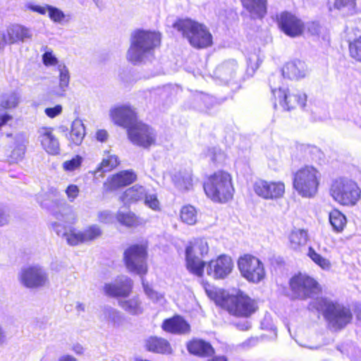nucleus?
<instances>
[{
	"label": "nucleus",
	"mask_w": 361,
	"mask_h": 361,
	"mask_svg": "<svg viewBox=\"0 0 361 361\" xmlns=\"http://www.w3.org/2000/svg\"><path fill=\"white\" fill-rule=\"evenodd\" d=\"M127 59L133 64L145 62L154 54L161 44V34L157 32L137 30L132 32Z\"/></svg>",
	"instance_id": "f257e3e1"
},
{
	"label": "nucleus",
	"mask_w": 361,
	"mask_h": 361,
	"mask_svg": "<svg viewBox=\"0 0 361 361\" xmlns=\"http://www.w3.org/2000/svg\"><path fill=\"white\" fill-rule=\"evenodd\" d=\"M309 307L320 312L327 322L328 326L334 331L345 328L353 318L348 307L326 298H316L310 303Z\"/></svg>",
	"instance_id": "f03ea898"
},
{
	"label": "nucleus",
	"mask_w": 361,
	"mask_h": 361,
	"mask_svg": "<svg viewBox=\"0 0 361 361\" xmlns=\"http://www.w3.org/2000/svg\"><path fill=\"white\" fill-rule=\"evenodd\" d=\"M173 26L180 32L195 48L203 49L212 44V36L206 26L202 24L190 19H183L177 20Z\"/></svg>",
	"instance_id": "7ed1b4c3"
},
{
	"label": "nucleus",
	"mask_w": 361,
	"mask_h": 361,
	"mask_svg": "<svg viewBox=\"0 0 361 361\" xmlns=\"http://www.w3.org/2000/svg\"><path fill=\"white\" fill-rule=\"evenodd\" d=\"M207 195L214 202H226L233 197L234 188L229 173L218 171L204 184Z\"/></svg>",
	"instance_id": "20e7f679"
},
{
	"label": "nucleus",
	"mask_w": 361,
	"mask_h": 361,
	"mask_svg": "<svg viewBox=\"0 0 361 361\" xmlns=\"http://www.w3.org/2000/svg\"><path fill=\"white\" fill-rule=\"evenodd\" d=\"M319 172L313 166H306L294 175L293 187L302 197H311L317 192Z\"/></svg>",
	"instance_id": "39448f33"
},
{
	"label": "nucleus",
	"mask_w": 361,
	"mask_h": 361,
	"mask_svg": "<svg viewBox=\"0 0 361 361\" xmlns=\"http://www.w3.org/2000/svg\"><path fill=\"white\" fill-rule=\"evenodd\" d=\"M335 201L343 205H355L360 197V190L357 183L348 178L335 180L330 189Z\"/></svg>",
	"instance_id": "423d86ee"
},
{
	"label": "nucleus",
	"mask_w": 361,
	"mask_h": 361,
	"mask_svg": "<svg viewBox=\"0 0 361 361\" xmlns=\"http://www.w3.org/2000/svg\"><path fill=\"white\" fill-rule=\"evenodd\" d=\"M18 279L20 283L30 289H38L49 283L48 272L39 265H31L21 268Z\"/></svg>",
	"instance_id": "0eeeda50"
},
{
	"label": "nucleus",
	"mask_w": 361,
	"mask_h": 361,
	"mask_svg": "<svg viewBox=\"0 0 361 361\" xmlns=\"http://www.w3.org/2000/svg\"><path fill=\"white\" fill-rule=\"evenodd\" d=\"M209 247L204 239L195 240L186 248V265L188 269L192 274L201 276L203 273L204 263L200 259L207 254Z\"/></svg>",
	"instance_id": "6e6552de"
},
{
	"label": "nucleus",
	"mask_w": 361,
	"mask_h": 361,
	"mask_svg": "<svg viewBox=\"0 0 361 361\" xmlns=\"http://www.w3.org/2000/svg\"><path fill=\"white\" fill-rule=\"evenodd\" d=\"M223 305L232 314L247 317L256 312L257 303L242 292L224 298Z\"/></svg>",
	"instance_id": "1a4fd4ad"
},
{
	"label": "nucleus",
	"mask_w": 361,
	"mask_h": 361,
	"mask_svg": "<svg viewBox=\"0 0 361 361\" xmlns=\"http://www.w3.org/2000/svg\"><path fill=\"white\" fill-rule=\"evenodd\" d=\"M290 286L294 296L301 300L313 298L320 291L318 283L313 278L302 274L293 277Z\"/></svg>",
	"instance_id": "9d476101"
},
{
	"label": "nucleus",
	"mask_w": 361,
	"mask_h": 361,
	"mask_svg": "<svg viewBox=\"0 0 361 361\" xmlns=\"http://www.w3.org/2000/svg\"><path fill=\"white\" fill-rule=\"evenodd\" d=\"M146 259V247L143 245H132L124 252L126 267L130 271L139 275L145 274L147 271Z\"/></svg>",
	"instance_id": "9b49d317"
},
{
	"label": "nucleus",
	"mask_w": 361,
	"mask_h": 361,
	"mask_svg": "<svg viewBox=\"0 0 361 361\" xmlns=\"http://www.w3.org/2000/svg\"><path fill=\"white\" fill-rule=\"evenodd\" d=\"M238 264L241 274L250 281L258 283L265 276L262 263L254 256L245 255L241 257Z\"/></svg>",
	"instance_id": "f8f14e48"
},
{
	"label": "nucleus",
	"mask_w": 361,
	"mask_h": 361,
	"mask_svg": "<svg viewBox=\"0 0 361 361\" xmlns=\"http://www.w3.org/2000/svg\"><path fill=\"white\" fill-rule=\"evenodd\" d=\"M128 135L134 145L144 148H149L156 143L157 134L154 130L141 121H137L129 129Z\"/></svg>",
	"instance_id": "ddd939ff"
},
{
	"label": "nucleus",
	"mask_w": 361,
	"mask_h": 361,
	"mask_svg": "<svg viewBox=\"0 0 361 361\" xmlns=\"http://www.w3.org/2000/svg\"><path fill=\"white\" fill-rule=\"evenodd\" d=\"M272 94L276 100H278L281 106L287 111L295 109L297 106L303 108L307 101V95L299 91L287 93L286 90L271 89Z\"/></svg>",
	"instance_id": "4468645a"
},
{
	"label": "nucleus",
	"mask_w": 361,
	"mask_h": 361,
	"mask_svg": "<svg viewBox=\"0 0 361 361\" xmlns=\"http://www.w3.org/2000/svg\"><path fill=\"white\" fill-rule=\"evenodd\" d=\"M278 25L281 31L290 37L300 36L305 29L303 22L294 14L284 11L278 17Z\"/></svg>",
	"instance_id": "2eb2a0df"
},
{
	"label": "nucleus",
	"mask_w": 361,
	"mask_h": 361,
	"mask_svg": "<svg viewBox=\"0 0 361 361\" xmlns=\"http://www.w3.org/2000/svg\"><path fill=\"white\" fill-rule=\"evenodd\" d=\"M253 188L258 196L267 200L280 198L285 192V185L281 181L258 180L254 183Z\"/></svg>",
	"instance_id": "dca6fc26"
},
{
	"label": "nucleus",
	"mask_w": 361,
	"mask_h": 361,
	"mask_svg": "<svg viewBox=\"0 0 361 361\" xmlns=\"http://www.w3.org/2000/svg\"><path fill=\"white\" fill-rule=\"evenodd\" d=\"M233 263L227 255H221L214 260H211L207 267V274L214 279H223L232 271Z\"/></svg>",
	"instance_id": "f3484780"
},
{
	"label": "nucleus",
	"mask_w": 361,
	"mask_h": 361,
	"mask_svg": "<svg viewBox=\"0 0 361 361\" xmlns=\"http://www.w3.org/2000/svg\"><path fill=\"white\" fill-rule=\"evenodd\" d=\"M133 281L126 276H121L113 283H106L104 290L108 296L113 298H127L131 293Z\"/></svg>",
	"instance_id": "a211bd4d"
},
{
	"label": "nucleus",
	"mask_w": 361,
	"mask_h": 361,
	"mask_svg": "<svg viewBox=\"0 0 361 361\" xmlns=\"http://www.w3.org/2000/svg\"><path fill=\"white\" fill-rule=\"evenodd\" d=\"M114 122L127 129H130L138 121L135 111L128 106H119L111 111Z\"/></svg>",
	"instance_id": "6ab92c4d"
},
{
	"label": "nucleus",
	"mask_w": 361,
	"mask_h": 361,
	"mask_svg": "<svg viewBox=\"0 0 361 361\" xmlns=\"http://www.w3.org/2000/svg\"><path fill=\"white\" fill-rule=\"evenodd\" d=\"M38 139L42 147L50 154H58L60 152V145L58 139L53 133L51 128L42 127L38 130Z\"/></svg>",
	"instance_id": "aec40b11"
},
{
	"label": "nucleus",
	"mask_w": 361,
	"mask_h": 361,
	"mask_svg": "<svg viewBox=\"0 0 361 361\" xmlns=\"http://www.w3.org/2000/svg\"><path fill=\"white\" fill-rule=\"evenodd\" d=\"M188 351L195 356L206 357L214 354L212 345L202 339L193 338L186 344Z\"/></svg>",
	"instance_id": "412c9836"
},
{
	"label": "nucleus",
	"mask_w": 361,
	"mask_h": 361,
	"mask_svg": "<svg viewBox=\"0 0 361 361\" xmlns=\"http://www.w3.org/2000/svg\"><path fill=\"white\" fill-rule=\"evenodd\" d=\"M161 326L164 331L175 334H187L190 331L189 324L180 316L164 320Z\"/></svg>",
	"instance_id": "4be33fe9"
},
{
	"label": "nucleus",
	"mask_w": 361,
	"mask_h": 361,
	"mask_svg": "<svg viewBox=\"0 0 361 361\" xmlns=\"http://www.w3.org/2000/svg\"><path fill=\"white\" fill-rule=\"evenodd\" d=\"M8 43L14 44L25 42L32 37V31L23 25L15 24L7 29Z\"/></svg>",
	"instance_id": "5701e85b"
},
{
	"label": "nucleus",
	"mask_w": 361,
	"mask_h": 361,
	"mask_svg": "<svg viewBox=\"0 0 361 361\" xmlns=\"http://www.w3.org/2000/svg\"><path fill=\"white\" fill-rule=\"evenodd\" d=\"M146 348L148 351L171 355L173 353V349L169 342L163 338L157 336H151L146 341Z\"/></svg>",
	"instance_id": "b1692460"
},
{
	"label": "nucleus",
	"mask_w": 361,
	"mask_h": 361,
	"mask_svg": "<svg viewBox=\"0 0 361 361\" xmlns=\"http://www.w3.org/2000/svg\"><path fill=\"white\" fill-rule=\"evenodd\" d=\"M136 178L137 176L133 171H122L111 177L109 188L113 190L128 185L135 182Z\"/></svg>",
	"instance_id": "393cba45"
},
{
	"label": "nucleus",
	"mask_w": 361,
	"mask_h": 361,
	"mask_svg": "<svg viewBox=\"0 0 361 361\" xmlns=\"http://www.w3.org/2000/svg\"><path fill=\"white\" fill-rule=\"evenodd\" d=\"M307 66L305 62L295 60L288 62L283 69V74H286L290 79H298L305 76Z\"/></svg>",
	"instance_id": "a878e982"
},
{
	"label": "nucleus",
	"mask_w": 361,
	"mask_h": 361,
	"mask_svg": "<svg viewBox=\"0 0 361 361\" xmlns=\"http://www.w3.org/2000/svg\"><path fill=\"white\" fill-rule=\"evenodd\" d=\"M101 317L106 322L116 327L123 325L125 322L123 314L117 309L110 306L103 307Z\"/></svg>",
	"instance_id": "bb28decb"
},
{
	"label": "nucleus",
	"mask_w": 361,
	"mask_h": 361,
	"mask_svg": "<svg viewBox=\"0 0 361 361\" xmlns=\"http://www.w3.org/2000/svg\"><path fill=\"white\" fill-rule=\"evenodd\" d=\"M242 3L252 18H262L267 13L266 0H242Z\"/></svg>",
	"instance_id": "cd10ccee"
},
{
	"label": "nucleus",
	"mask_w": 361,
	"mask_h": 361,
	"mask_svg": "<svg viewBox=\"0 0 361 361\" xmlns=\"http://www.w3.org/2000/svg\"><path fill=\"white\" fill-rule=\"evenodd\" d=\"M237 67L236 61L229 60L219 65L215 73L221 80L227 82L235 76Z\"/></svg>",
	"instance_id": "c85d7f7f"
},
{
	"label": "nucleus",
	"mask_w": 361,
	"mask_h": 361,
	"mask_svg": "<svg viewBox=\"0 0 361 361\" xmlns=\"http://www.w3.org/2000/svg\"><path fill=\"white\" fill-rule=\"evenodd\" d=\"M21 102V94L18 90H10L0 96V106L4 109L16 108Z\"/></svg>",
	"instance_id": "c756f323"
},
{
	"label": "nucleus",
	"mask_w": 361,
	"mask_h": 361,
	"mask_svg": "<svg viewBox=\"0 0 361 361\" xmlns=\"http://www.w3.org/2000/svg\"><path fill=\"white\" fill-rule=\"evenodd\" d=\"M27 139L25 134L18 133L14 137V148L11 157L16 161L21 160L25 153Z\"/></svg>",
	"instance_id": "7c9ffc66"
},
{
	"label": "nucleus",
	"mask_w": 361,
	"mask_h": 361,
	"mask_svg": "<svg viewBox=\"0 0 361 361\" xmlns=\"http://www.w3.org/2000/svg\"><path fill=\"white\" fill-rule=\"evenodd\" d=\"M145 196H146L145 188L135 185L124 192L121 196V200L125 203H130L143 200Z\"/></svg>",
	"instance_id": "2f4dec72"
},
{
	"label": "nucleus",
	"mask_w": 361,
	"mask_h": 361,
	"mask_svg": "<svg viewBox=\"0 0 361 361\" xmlns=\"http://www.w3.org/2000/svg\"><path fill=\"white\" fill-rule=\"evenodd\" d=\"M118 304L122 309L130 314L138 315L143 312L142 302L138 297L119 300Z\"/></svg>",
	"instance_id": "473e14b6"
},
{
	"label": "nucleus",
	"mask_w": 361,
	"mask_h": 361,
	"mask_svg": "<svg viewBox=\"0 0 361 361\" xmlns=\"http://www.w3.org/2000/svg\"><path fill=\"white\" fill-rule=\"evenodd\" d=\"M172 180L179 190H189L192 185V176L186 171H178L173 174Z\"/></svg>",
	"instance_id": "72a5a7b5"
},
{
	"label": "nucleus",
	"mask_w": 361,
	"mask_h": 361,
	"mask_svg": "<svg viewBox=\"0 0 361 361\" xmlns=\"http://www.w3.org/2000/svg\"><path fill=\"white\" fill-rule=\"evenodd\" d=\"M85 135L84 124L81 120L76 119L73 121L70 132V140L76 145H80Z\"/></svg>",
	"instance_id": "f704fd0d"
},
{
	"label": "nucleus",
	"mask_w": 361,
	"mask_h": 361,
	"mask_svg": "<svg viewBox=\"0 0 361 361\" xmlns=\"http://www.w3.org/2000/svg\"><path fill=\"white\" fill-rule=\"evenodd\" d=\"M59 89L55 91V94L59 97H63L67 90L70 82V75L67 67L65 65H59Z\"/></svg>",
	"instance_id": "c9c22d12"
},
{
	"label": "nucleus",
	"mask_w": 361,
	"mask_h": 361,
	"mask_svg": "<svg viewBox=\"0 0 361 361\" xmlns=\"http://www.w3.org/2000/svg\"><path fill=\"white\" fill-rule=\"evenodd\" d=\"M307 240V233L303 229H294L289 235L290 247L297 250L300 246L305 245Z\"/></svg>",
	"instance_id": "e433bc0d"
},
{
	"label": "nucleus",
	"mask_w": 361,
	"mask_h": 361,
	"mask_svg": "<svg viewBox=\"0 0 361 361\" xmlns=\"http://www.w3.org/2000/svg\"><path fill=\"white\" fill-rule=\"evenodd\" d=\"M193 108L199 111H204L205 109H208L211 107L212 103V98L203 93H196L192 97Z\"/></svg>",
	"instance_id": "4c0bfd02"
},
{
	"label": "nucleus",
	"mask_w": 361,
	"mask_h": 361,
	"mask_svg": "<svg viewBox=\"0 0 361 361\" xmlns=\"http://www.w3.org/2000/svg\"><path fill=\"white\" fill-rule=\"evenodd\" d=\"M329 221L335 231H341L346 224V219L340 211L334 209L329 213Z\"/></svg>",
	"instance_id": "58836bf2"
},
{
	"label": "nucleus",
	"mask_w": 361,
	"mask_h": 361,
	"mask_svg": "<svg viewBox=\"0 0 361 361\" xmlns=\"http://www.w3.org/2000/svg\"><path fill=\"white\" fill-rule=\"evenodd\" d=\"M182 221L189 225H193L197 221V211L191 205L185 206L180 211Z\"/></svg>",
	"instance_id": "ea45409f"
},
{
	"label": "nucleus",
	"mask_w": 361,
	"mask_h": 361,
	"mask_svg": "<svg viewBox=\"0 0 361 361\" xmlns=\"http://www.w3.org/2000/svg\"><path fill=\"white\" fill-rule=\"evenodd\" d=\"M118 164L119 161L117 156L108 154L103 158L98 170L102 172L110 171L116 167Z\"/></svg>",
	"instance_id": "a19ab883"
},
{
	"label": "nucleus",
	"mask_w": 361,
	"mask_h": 361,
	"mask_svg": "<svg viewBox=\"0 0 361 361\" xmlns=\"http://www.w3.org/2000/svg\"><path fill=\"white\" fill-rule=\"evenodd\" d=\"M47 12L49 13V17L54 23L68 22L71 18L69 15H66L61 10L52 6H47Z\"/></svg>",
	"instance_id": "79ce46f5"
},
{
	"label": "nucleus",
	"mask_w": 361,
	"mask_h": 361,
	"mask_svg": "<svg viewBox=\"0 0 361 361\" xmlns=\"http://www.w3.org/2000/svg\"><path fill=\"white\" fill-rule=\"evenodd\" d=\"M83 243L92 241L98 238L102 235L100 228L97 225H92L81 231Z\"/></svg>",
	"instance_id": "37998d69"
},
{
	"label": "nucleus",
	"mask_w": 361,
	"mask_h": 361,
	"mask_svg": "<svg viewBox=\"0 0 361 361\" xmlns=\"http://www.w3.org/2000/svg\"><path fill=\"white\" fill-rule=\"evenodd\" d=\"M307 255L314 263H316L322 269H329L330 267L331 264L329 261L317 253L315 250L311 247H309Z\"/></svg>",
	"instance_id": "c03bdc74"
},
{
	"label": "nucleus",
	"mask_w": 361,
	"mask_h": 361,
	"mask_svg": "<svg viewBox=\"0 0 361 361\" xmlns=\"http://www.w3.org/2000/svg\"><path fill=\"white\" fill-rule=\"evenodd\" d=\"M67 243L71 246L77 245L80 243H84L81 231H76L75 229H69L67 235L65 237Z\"/></svg>",
	"instance_id": "a18cd8bd"
},
{
	"label": "nucleus",
	"mask_w": 361,
	"mask_h": 361,
	"mask_svg": "<svg viewBox=\"0 0 361 361\" xmlns=\"http://www.w3.org/2000/svg\"><path fill=\"white\" fill-rule=\"evenodd\" d=\"M334 6L339 10L346 9L347 15H352L355 12V0H336Z\"/></svg>",
	"instance_id": "49530a36"
},
{
	"label": "nucleus",
	"mask_w": 361,
	"mask_h": 361,
	"mask_svg": "<svg viewBox=\"0 0 361 361\" xmlns=\"http://www.w3.org/2000/svg\"><path fill=\"white\" fill-rule=\"evenodd\" d=\"M349 51L353 58L361 61V36L349 44Z\"/></svg>",
	"instance_id": "de8ad7c7"
},
{
	"label": "nucleus",
	"mask_w": 361,
	"mask_h": 361,
	"mask_svg": "<svg viewBox=\"0 0 361 361\" xmlns=\"http://www.w3.org/2000/svg\"><path fill=\"white\" fill-rule=\"evenodd\" d=\"M117 219L121 224L127 226H131L136 222L135 214L131 212L124 213L118 212L117 214Z\"/></svg>",
	"instance_id": "09e8293b"
},
{
	"label": "nucleus",
	"mask_w": 361,
	"mask_h": 361,
	"mask_svg": "<svg viewBox=\"0 0 361 361\" xmlns=\"http://www.w3.org/2000/svg\"><path fill=\"white\" fill-rule=\"evenodd\" d=\"M63 212H58L56 214V218L61 221L66 223H71L74 219V215L71 207L66 206L63 209Z\"/></svg>",
	"instance_id": "8fccbe9b"
},
{
	"label": "nucleus",
	"mask_w": 361,
	"mask_h": 361,
	"mask_svg": "<svg viewBox=\"0 0 361 361\" xmlns=\"http://www.w3.org/2000/svg\"><path fill=\"white\" fill-rule=\"evenodd\" d=\"M82 163V157L77 155L71 160L66 161L63 164L65 171H73L80 167Z\"/></svg>",
	"instance_id": "3c124183"
},
{
	"label": "nucleus",
	"mask_w": 361,
	"mask_h": 361,
	"mask_svg": "<svg viewBox=\"0 0 361 361\" xmlns=\"http://www.w3.org/2000/svg\"><path fill=\"white\" fill-rule=\"evenodd\" d=\"M45 52L42 55V61L45 66H54L57 64L58 59L53 54L51 50L48 49L47 47L43 48Z\"/></svg>",
	"instance_id": "603ef678"
},
{
	"label": "nucleus",
	"mask_w": 361,
	"mask_h": 361,
	"mask_svg": "<svg viewBox=\"0 0 361 361\" xmlns=\"http://www.w3.org/2000/svg\"><path fill=\"white\" fill-rule=\"evenodd\" d=\"M145 204L146 206L152 209L153 210L159 209V202L155 194H147L144 197Z\"/></svg>",
	"instance_id": "864d4df0"
},
{
	"label": "nucleus",
	"mask_w": 361,
	"mask_h": 361,
	"mask_svg": "<svg viewBox=\"0 0 361 361\" xmlns=\"http://www.w3.org/2000/svg\"><path fill=\"white\" fill-rule=\"evenodd\" d=\"M142 283L145 290V293L152 300L159 301L163 298L162 295L159 294L158 293L153 290L146 283L145 279L143 277L141 278Z\"/></svg>",
	"instance_id": "5fc2aeb1"
},
{
	"label": "nucleus",
	"mask_w": 361,
	"mask_h": 361,
	"mask_svg": "<svg viewBox=\"0 0 361 361\" xmlns=\"http://www.w3.org/2000/svg\"><path fill=\"white\" fill-rule=\"evenodd\" d=\"M66 194L68 200L73 202L78 196L80 190L76 185H69L66 189Z\"/></svg>",
	"instance_id": "6e6d98bb"
},
{
	"label": "nucleus",
	"mask_w": 361,
	"mask_h": 361,
	"mask_svg": "<svg viewBox=\"0 0 361 361\" xmlns=\"http://www.w3.org/2000/svg\"><path fill=\"white\" fill-rule=\"evenodd\" d=\"M52 226L55 232L59 236H61L62 238H65L66 235H67L68 231L70 228H71V226H63L59 222H54L52 224Z\"/></svg>",
	"instance_id": "4d7b16f0"
},
{
	"label": "nucleus",
	"mask_w": 361,
	"mask_h": 361,
	"mask_svg": "<svg viewBox=\"0 0 361 361\" xmlns=\"http://www.w3.org/2000/svg\"><path fill=\"white\" fill-rule=\"evenodd\" d=\"M307 32L312 35H319L321 26L317 21L309 22L306 24Z\"/></svg>",
	"instance_id": "13d9d810"
},
{
	"label": "nucleus",
	"mask_w": 361,
	"mask_h": 361,
	"mask_svg": "<svg viewBox=\"0 0 361 361\" xmlns=\"http://www.w3.org/2000/svg\"><path fill=\"white\" fill-rule=\"evenodd\" d=\"M9 219L10 215L8 210L5 207L0 206V226L7 224Z\"/></svg>",
	"instance_id": "bf43d9fd"
},
{
	"label": "nucleus",
	"mask_w": 361,
	"mask_h": 361,
	"mask_svg": "<svg viewBox=\"0 0 361 361\" xmlns=\"http://www.w3.org/2000/svg\"><path fill=\"white\" fill-rule=\"evenodd\" d=\"M62 111V106L61 105H56L52 108H47L45 109L46 114L50 118H54L59 115Z\"/></svg>",
	"instance_id": "052dcab7"
},
{
	"label": "nucleus",
	"mask_w": 361,
	"mask_h": 361,
	"mask_svg": "<svg viewBox=\"0 0 361 361\" xmlns=\"http://www.w3.org/2000/svg\"><path fill=\"white\" fill-rule=\"evenodd\" d=\"M47 6L48 5H45L44 6H39V5H34L32 4H27L26 5V7L34 11V12H37V13H39L40 14H45L46 12L47 11Z\"/></svg>",
	"instance_id": "680f3d73"
},
{
	"label": "nucleus",
	"mask_w": 361,
	"mask_h": 361,
	"mask_svg": "<svg viewBox=\"0 0 361 361\" xmlns=\"http://www.w3.org/2000/svg\"><path fill=\"white\" fill-rule=\"evenodd\" d=\"M96 137L97 140L105 142L108 138V133L105 130H99L97 132Z\"/></svg>",
	"instance_id": "e2e57ef3"
},
{
	"label": "nucleus",
	"mask_w": 361,
	"mask_h": 361,
	"mask_svg": "<svg viewBox=\"0 0 361 361\" xmlns=\"http://www.w3.org/2000/svg\"><path fill=\"white\" fill-rule=\"evenodd\" d=\"M257 338H250L247 339V341H245V342H243L241 344V345L243 348H248V347L255 345L257 344Z\"/></svg>",
	"instance_id": "0e129e2a"
},
{
	"label": "nucleus",
	"mask_w": 361,
	"mask_h": 361,
	"mask_svg": "<svg viewBox=\"0 0 361 361\" xmlns=\"http://www.w3.org/2000/svg\"><path fill=\"white\" fill-rule=\"evenodd\" d=\"M12 119V116L8 114H0V127L5 125L8 121Z\"/></svg>",
	"instance_id": "69168bd1"
},
{
	"label": "nucleus",
	"mask_w": 361,
	"mask_h": 361,
	"mask_svg": "<svg viewBox=\"0 0 361 361\" xmlns=\"http://www.w3.org/2000/svg\"><path fill=\"white\" fill-rule=\"evenodd\" d=\"M7 42L8 39L6 38L5 34L0 31V51L3 49Z\"/></svg>",
	"instance_id": "338daca9"
},
{
	"label": "nucleus",
	"mask_w": 361,
	"mask_h": 361,
	"mask_svg": "<svg viewBox=\"0 0 361 361\" xmlns=\"http://www.w3.org/2000/svg\"><path fill=\"white\" fill-rule=\"evenodd\" d=\"M352 361H361V350H355V353L351 355Z\"/></svg>",
	"instance_id": "774afa93"
}]
</instances>
